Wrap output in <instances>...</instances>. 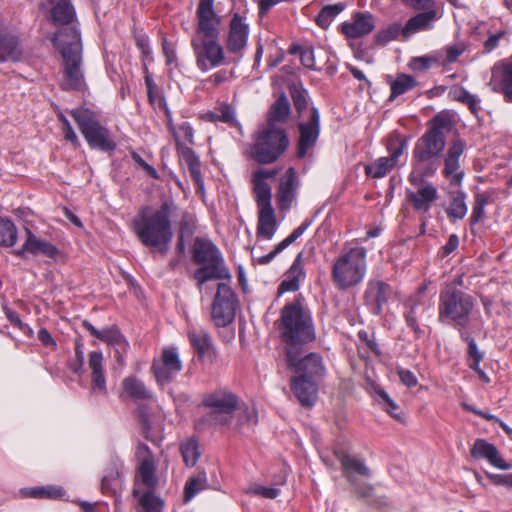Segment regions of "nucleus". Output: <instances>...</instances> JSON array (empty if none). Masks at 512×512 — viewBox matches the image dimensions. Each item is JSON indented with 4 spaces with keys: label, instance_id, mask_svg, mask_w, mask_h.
Masks as SVG:
<instances>
[{
    "label": "nucleus",
    "instance_id": "1",
    "mask_svg": "<svg viewBox=\"0 0 512 512\" xmlns=\"http://www.w3.org/2000/svg\"><path fill=\"white\" fill-rule=\"evenodd\" d=\"M454 125L453 115L441 111L429 122L427 131L417 140L413 149L415 169H421L422 175L431 176L437 170V162L446 145V134Z\"/></svg>",
    "mask_w": 512,
    "mask_h": 512
},
{
    "label": "nucleus",
    "instance_id": "2",
    "mask_svg": "<svg viewBox=\"0 0 512 512\" xmlns=\"http://www.w3.org/2000/svg\"><path fill=\"white\" fill-rule=\"evenodd\" d=\"M171 212L172 205L165 201L156 211L142 209L133 220V230L139 241L144 246L155 248L162 255L168 253L173 238Z\"/></svg>",
    "mask_w": 512,
    "mask_h": 512
},
{
    "label": "nucleus",
    "instance_id": "3",
    "mask_svg": "<svg viewBox=\"0 0 512 512\" xmlns=\"http://www.w3.org/2000/svg\"><path fill=\"white\" fill-rule=\"evenodd\" d=\"M63 58V90L80 91L85 88V78L82 70V43L80 33L75 27L59 30L52 38Z\"/></svg>",
    "mask_w": 512,
    "mask_h": 512
},
{
    "label": "nucleus",
    "instance_id": "4",
    "mask_svg": "<svg viewBox=\"0 0 512 512\" xmlns=\"http://www.w3.org/2000/svg\"><path fill=\"white\" fill-rule=\"evenodd\" d=\"M279 331L286 348L305 346L316 338L311 313L298 301L282 308Z\"/></svg>",
    "mask_w": 512,
    "mask_h": 512
},
{
    "label": "nucleus",
    "instance_id": "5",
    "mask_svg": "<svg viewBox=\"0 0 512 512\" xmlns=\"http://www.w3.org/2000/svg\"><path fill=\"white\" fill-rule=\"evenodd\" d=\"M191 257L192 261L200 266L193 274L199 289L209 280L230 278L222 254L211 240L196 237L192 245Z\"/></svg>",
    "mask_w": 512,
    "mask_h": 512
},
{
    "label": "nucleus",
    "instance_id": "6",
    "mask_svg": "<svg viewBox=\"0 0 512 512\" xmlns=\"http://www.w3.org/2000/svg\"><path fill=\"white\" fill-rule=\"evenodd\" d=\"M289 146L284 128L277 124H265L255 133L249 155L259 164H271L277 161Z\"/></svg>",
    "mask_w": 512,
    "mask_h": 512
},
{
    "label": "nucleus",
    "instance_id": "7",
    "mask_svg": "<svg viewBox=\"0 0 512 512\" xmlns=\"http://www.w3.org/2000/svg\"><path fill=\"white\" fill-rule=\"evenodd\" d=\"M366 257L367 250L364 247H354L335 260L331 277L339 290H348L363 281L367 270Z\"/></svg>",
    "mask_w": 512,
    "mask_h": 512
},
{
    "label": "nucleus",
    "instance_id": "8",
    "mask_svg": "<svg viewBox=\"0 0 512 512\" xmlns=\"http://www.w3.org/2000/svg\"><path fill=\"white\" fill-rule=\"evenodd\" d=\"M473 298L458 289L447 287L440 294L439 321H452L456 327L465 328L469 324L473 310Z\"/></svg>",
    "mask_w": 512,
    "mask_h": 512
},
{
    "label": "nucleus",
    "instance_id": "9",
    "mask_svg": "<svg viewBox=\"0 0 512 512\" xmlns=\"http://www.w3.org/2000/svg\"><path fill=\"white\" fill-rule=\"evenodd\" d=\"M70 115L91 148L106 152L115 150L116 143L109 130L100 124L92 111L75 109L70 111Z\"/></svg>",
    "mask_w": 512,
    "mask_h": 512
},
{
    "label": "nucleus",
    "instance_id": "10",
    "mask_svg": "<svg viewBox=\"0 0 512 512\" xmlns=\"http://www.w3.org/2000/svg\"><path fill=\"white\" fill-rule=\"evenodd\" d=\"M203 406L210 412L203 417V421L214 426H226L231 423L238 405V398L227 390H216L203 397Z\"/></svg>",
    "mask_w": 512,
    "mask_h": 512
},
{
    "label": "nucleus",
    "instance_id": "11",
    "mask_svg": "<svg viewBox=\"0 0 512 512\" xmlns=\"http://www.w3.org/2000/svg\"><path fill=\"white\" fill-rule=\"evenodd\" d=\"M286 361L295 374L293 377L319 379L325 374L322 357L317 353H306L304 346L286 348Z\"/></svg>",
    "mask_w": 512,
    "mask_h": 512
},
{
    "label": "nucleus",
    "instance_id": "12",
    "mask_svg": "<svg viewBox=\"0 0 512 512\" xmlns=\"http://www.w3.org/2000/svg\"><path fill=\"white\" fill-rule=\"evenodd\" d=\"M198 68L206 72L224 63V51L218 38L196 36L191 41Z\"/></svg>",
    "mask_w": 512,
    "mask_h": 512
},
{
    "label": "nucleus",
    "instance_id": "13",
    "mask_svg": "<svg viewBox=\"0 0 512 512\" xmlns=\"http://www.w3.org/2000/svg\"><path fill=\"white\" fill-rule=\"evenodd\" d=\"M236 305V295L231 287L219 283L211 312L212 319L218 327H225L234 320Z\"/></svg>",
    "mask_w": 512,
    "mask_h": 512
},
{
    "label": "nucleus",
    "instance_id": "14",
    "mask_svg": "<svg viewBox=\"0 0 512 512\" xmlns=\"http://www.w3.org/2000/svg\"><path fill=\"white\" fill-rule=\"evenodd\" d=\"M407 147V140L399 134L390 137L387 149L389 157H380L374 163L365 166V173L372 178H382L387 175L397 164L398 158Z\"/></svg>",
    "mask_w": 512,
    "mask_h": 512
},
{
    "label": "nucleus",
    "instance_id": "15",
    "mask_svg": "<svg viewBox=\"0 0 512 512\" xmlns=\"http://www.w3.org/2000/svg\"><path fill=\"white\" fill-rule=\"evenodd\" d=\"M182 369V361L175 347L162 350L161 357L153 361L151 370L160 385L170 383Z\"/></svg>",
    "mask_w": 512,
    "mask_h": 512
},
{
    "label": "nucleus",
    "instance_id": "16",
    "mask_svg": "<svg viewBox=\"0 0 512 512\" xmlns=\"http://www.w3.org/2000/svg\"><path fill=\"white\" fill-rule=\"evenodd\" d=\"M409 181L416 186V190L407 189L406 200L415 211L427 213L438 198L436 187L432 183L418 180L413 175H410Z\"/></svg>",
    "mask_w": 512,
    "mask_h": 512
},
{
    "label": "nucleus",
    "instance_id": "17",
    "mask_svg": "<svg viewBox=\"0 0 512 512\" xmlns=\"http://www.w3.org/2000/svg\"><path fill=\"white\" fill-rule=\"evenodd\" d=\"M466 149V142L461 138H454L450 141L444 155V177L450 180L453 186H459L464 177V171L460 167V157Z\"/></svg>",
    "mask_w": 512,
    "mask_h": 512
},
{
    "label": "nucleus",
    "instance_id": "18",
    "mask_svg": "<svg viewBox=\"0 0 512 512\" xmlns=\"http://www.w3.org/2000/svg\"><path fill=\"white\" fill-rule=\"evenodd\" d=\"M299 140L297 145V157L304 158L318 140L320 133V115L317 108L311 109V116L307 122L299 123Z\"/></svg>",
    "mask_w": 512,
    "mask_h": 512
},
{
    "label": "nucleus",
    "instance_id": "19",
    "mask_svg": "<svg viewBox=\"0 0 512 512\" xmlns=\"http://www.w3.org/2000/svg\"><path fill=\"white\" fill-rule=\"evenodd\" d=\"M393 294L392 287L381 280H370L367 283L363 299L369 311L374 315H380L383 306L387 304Z\"/></svg>",
    "mask_w": 512,
    "mask_h": 512
},
{
    "label": "nucleus",
    "instance_id": "20",
    "mask_svg": "<svg viewBox=\"0 0 512 512\" xmlns=\"http://www.w3.org/2000/svg\"><path fill=\"white\" fill-rule=\"evenodd\" d=\"M214 0H199L197 8L198 27L197 33L200 37H213L219 36L220 18L213 8Z\"/></svg>",
    "mask_w": 512,
    "mask_h": 512
},
{
    "label": "nucleus",
    "instance_id": "21",
    "mask_svg": "<svg viewBox=\"0 0 512 512\" xmlns=\"http://www.w3.org/2000/svg\"><path fill=\"white\" fill-rule=\"evenodd\" d=\"M258 207L257 236L271 240L277 229L275 210L271 198H255Z\"/></svg>",
    "mask_w": 512,
    "mask_h": 512
},
{
    "label": "nucleus",
    "instance_id": "22",
    "mask_svg": "<svg viewBox=\"0 0 512 512\" xmlns=\"http://www.w3.org/2000/svg\"><path fill=\"white\" fill-rule=\"evenodd\" d=\"M470 455L474 459H486L491 465L501 470H509L512 465L506 462L500 455L494 444L487 442L485 439H476Z\"/></svg>",
    "mask_w": 512,
    "mask_h": 512
},
{
    "label": "nucleus",
    "instance_id": "23",
    "mask_svg": "<svg viewBox=\"0 0 512 512\" xmlns=\"http://www.w3.org/2000/svg\"><path fill=\"white\" fill-rule=\"evenodd\" d=\"M291 390L304 407L314 406L317 400L318 385L317 379L307 377H292Z\"/></svg>",
    "mask_w": 512,
    "mask_h": 512
},
{
    "label": "nucleus",
    "instance_id": "24",
    "mask_svg": "<svg viewBox=\"0 0 512 512\" xmlns=\"http://www.w3.org/2000/svg\"><path fill=\"white\" fill-rule=\"evenodd\" d=\"M297 174L294 168L290 167L280 179L276 195L280 210H287L291 207L297 189Z\"/></svg>",
    "mask_w": 512,
    "mask_h": 512
},
{
    "label": "nucleus",
    "instance_id": "25",
    "mask_svg": "<svg viewBox=\"0 0 512 512\" xmlns=\"http://www.w3.org/2000/svg\"><path fill=\"white\" fill-rule=\"evenodd\" d=\"M123 462L117 457H111L101 480V491L104 494L115 495L121 488Z\"/></svg>",
    "mask_w": 512,
    "mask_h": 512
},
{
    "label": "nucleus",
    "instance_id": "26",
    "mask_svg": "<svg viewBox=\"0 0 512 512\" xmlns=\"http://www.w3.org/2000/svg\"><path fill=\"white\" fill-rule=\"evenodd\" d=\"M439 18L437 10H425L412 16L402 28L403 38L408 39L417 32L432 29L433 23Z\"/></svg>",
    "mask_w": 512,
    "mask_h": 512
},
{
    "label": "nucleus",
    "instance_id": "27",
    "mask_svg": "<svg viewBox=\"0 0 512 512\" xmlns=\"http://www.w3.org/2000/svg\"><path fill=\"white\" fill-rule=\"evenodd\" d=\"M176 149L180 160L187 166L197 188L202 191L204 189V181L201 176L199 157L191 148L185 146L180 141H176Z\"/></svg>",
    "mask_w": 512,
    "mask_h": 512
},
{
    "label": "nucleus",
    "instance_id": "28",
    "mask_svg": "<svg viewBox=\"0 0 512 512\" xmlns=\"http://www.w3.org/2000/svg\"><path fill=\"white\" fill-rule=\"evenodd\" d=\"M248 32V25L239 14H235L230 22L228 50L233 53L241 51L247 44Z\"/></svg>",
    "mask_w": 512,
    "mask_h": 512
},
{
    "label": "nucleus",
    "instance_id": "29",
    "mask_svg": "<svg viewBox=\"0 0 512 512\" xmlns=\"http://www.w3.org/2000/svg\"><path fill=\"white\" fill-rule=\"evenodd\" d=\"M339 461L347 482L357 479V475L364 478H369L372 475L371 470L366 463L356 456L343 453L339 456Z\"/></svg>",
    "mask_w": 512,
    "mask_h": 512
},
{
    "label": "nucleus",
    "instance_id": "30",
    "mask_svg": "<svg viewBox=\"0 0 512 512\" xmlns=\"http://www.w3.org/2000/svg\"><path fill=\"white\" fill-rule=\"evenodd\" d=\"M374 18L371 14L356 13L351 23L342 24V32L349 38H359L373 31Z\"/></svg>",
    "mask_w": 512,
    "mask_h": 512
},
{
    "label": "nucleus",
    "instance_id": "31",
    "mask_svg": "<svg viewBox=\"0 0 512 512\" xmlns=\"http://www.w3.org/2000/svg\"><path fill=\"white\" fill-rule=\"evenodd\" d=\"M25 249L32 255L42 254L48 258L55 259L59 250L52 243L37 237L30 229H26Z\"/></svg>",
    "mask_w": 512,
    "mask_h": 512
},
{
    "label": "nucleus",
    "instance_id": "32",
    "mask_svg": "<svg viewBox=\"0 0 512 512\" xmlns=\"http://www.w3.org/2000/svg\"><path fill=\"white\" fill-rule=\"evenodd\" d=\"M51 6V19L56 25L70 24L75 19V9L70 0H47Z\"/></svg>",
    "mask_w": 512,
    "mask_h": 512
},
{
    "label": "nucleus",
    "instance_id": "33",
    "mask_svg": "<svg viewBox=\"0 0 512 512\" xmlns=\"http://www.w3.org/2000/svg\"><path fill=\"white\" fill-rule=\"evenodd\" d=\"M19 40L12 34H0V62H18L22 58Z\"/></svg>",
    "mask_w": 512,
    "mask_h": 512
},
{
    "label": "nucleus",
    "instance_id": "34",
    "mask_svg": "<svg viewBox=\"0 0 512 512\" xmlns=\"http://www.w3.org/2000/svg\"><path fill=\"white\" fill-rule=\"evenodd\" d=\"M303 252H300L290 269L287 272L286 279H284L279 287L278 293L282 294L289 291H297L299 289V280L304 275L303 265H302Z\"/></svg>",
    "mask_w": 512,
    "mask_h": 512
},
{
    "label": "nucleus",
    "instance_id": "35",
    "mask_svg": "<svg viewBox=\"0 0 512 512\" xmlns=\"http://www.w3.org/2000/svg\"><path fill=\"white\" fill-rule=\"evenodd\" d=\"M278 174L275 169H258L253 173L252 183L255 198H272L271 187L266 179L274 178Z\"/></svg>",
    "mask_w": 512,
    "mask_h": 512
},
{
    "label": "nucleus",
    "instance_id": "36",
    "mask_svg": "<svg viewBox=\"0 0 512 512\" xmlns=\"http://www.w3.org/2000/svg\"><path fill=\"white\" fill-rule=\"evenodd\" d=\"M188 337L192 347L200 357H203L212 346L208 332L201 327L192 326L188 330Z\"/></svg>",
    "mask_w": 512,
    "mask_h": 512
},
{
    "label": "nucleus",
    "instance_id": "37",
    "mask_svg": "<svg viewBox=\"0 0 512 512\" xmlns=\"http://www.w3.org/2000/svg\"><path fill=\"white\" fill-rule=\"evenodd\" d=\"M122 387L124 392L134 400H148L152 397L145 384L136 377H126L122 382Z\"/></svg>",
    "mask_w": 512,
    "mask_h": 512
},
{
    "label": "nucleus",
    "instance_id": "38",
    "mask_svg": "<svg viewBox=\"0 0 512 512\" xmlns=\"http://www.w3.org/2000/svg\"><path fill=\"white\" fill-rule=\"evenodd\" d=\"M155 461L154 457H149L140 463L138 468V480L148 490H152L157 486L158 480L155 475Z\"/></svg>",
    "mask_w": 512,
    "mask_h": 512
},
{
    "label": "nucleus",
    "instance_id": "39",
    "mask_svg": "<svg viewBox=\"0 0 512 512\" xmlns=\"http://www.w3.org/2000/svg\"><path fill=\"white\" fill-rule=\"evenodd\" d=\"M133 496L138 498L142 512H162L164 503L162 499L156 496L151 490L140 495V490L134 488Z\"/></svg>",
    "mask_w": 512,
    "mask_h": 512
},
{
    "label": "nucleus",
    "instance_id": "40",
    "mask_svg": "<svg viewBox=\"0 0 512 512\" xmlns=\"http://www.w3.org/2000/svg\"><path fill=\"white\" fill-rule=\"evenodd\" d=\"M290 113V103L285 95H281L270 108L266 124L285 122Z\"/></svg>",
    "mask_w": 512,
    "mask_h": 512
},
{
    "label": "nucleus",
    "instance_id": "41",
    "mask_svg": "<svg viewBox=\"0 0 512 512\" xmlns=\"http://www.w3.org/2000/svg\"><path fill=\"white\" fill-rule=\"evenodd\" d=\"M21 493L25 497L39 499H57L64 495V491L62 488L51 485L42 487L23 488L21 489Z\"/></svg>",
    "mask_w": 512,
    "mask_h": 512
},
{
    "label": "nucleus",
    "instance_id": "42",
    "mask_svg": "<svg viewBox=\"0 0 512 512\" xmlns=\"http://www.w3.org/2000/svg\"><path fill=\"white\" fill-rule=\"evenodd\" d=\"M416 85L417 81L413 76L408 74L397 75L396 79L390 82L391 95L389 100H394L396 97L412 90Z\"/></svg>",
    "mask_w": 512,
    "mask_h": 512
},
{
    "label": "nucleus",
    "instance_id": "43",
    "mask_svg": "<svg viewBox=\"0 0 512 512\" xmlns=\"http://www.w3.org/2000/svg\"><path fill=\"white\" fill-rule=\"evenodd\" d=\"M345 9L344 3H336L324 6L316 17V23L319 27L326 29L333 19Z\"/></svg>",
    "mask_w": 512,
    "mask_h": 512
},
{
    "label": "nucleus",
    "instance_id": "44",
    "mask_svg": "<svg viewBox=\"0 0 512 512\" xmlns=\"http://www.w3.org/2000/svg\"><path fill=\"white\" fill-rule=\"evenodd\" d=\"M491 198L492 193L488 191L475 194L472 213L470 216L471 226H474L483 219L484 208L488 203L491 202Z\"/></svg>",
    "mask_w": 512,
    "mask_h": 512
},
{
    "label": "nucleus",
    "instance_id": "45",
    "mask_svg": "<svg viewBox=\"0 0 512 512\" xmlns=\"http://www.w3.org/2000/svg\"><path fill=\"white\" fill-rule=\"evenodd\" d=\"M466 195L463 191H458L452 197V201L446 210L449 219H463L467 213L465 202Z\"/></svg>",
    "mask_w": 512,
    "mask_h": 512
},
{
    "label": "nucleus",
    "instance_id": "46",
    "mask_svg": "<svg viewBox=\"0 0 512 512\" xmlns=\"http://www.w3.org/2000/svg\"><path fill=\"white\" fill-rule=\"evenodd\" d=\"M17 228L6 218L0 217V246L12 247L17 241Z\"/></svg>",
    "mask_w": 512,
    "mask_h": 512
},
{
    "label": "nucleus",
    "instance_id": "47",
    "mask_svg": "<svg viewBox=\"0 0 512 512\" xmlns=\"http://www.w3.org/2000/svg\"><path fill=\"white\" fill-rule=\"evenodd\" d=\"M207 477L205 472L189 478L184 487V502H189L196 494L206 488Z\"/></svg>",
    "mask_w": 512,
    "mask_h": 512
},
{
    "label": "nucleus",
    "instance_id": "48",
    "mask_svg": "<svg viewBox=\"0 0 512 512\" xmlns=\"http://www.w3.org/2000/svg\"><path fill=\"white\" fill-rule=\"evenodd\" d=\"M180 450L184 463L189 467L195 466L200 457L197 440L194 438L187 439L181 444Z\"/></svg>",
    "mask_w": 512,
    "mask_h": 512
},
{
    "label": "nucleus",
    "instance_id": "49",
    "mask_svg": "<svg viewBox=\"0 0 512 512\" xmlns=\"http://www.w3.org/2000/svg\"><path fill=\"white\" fill-rule=\"evenodd\" d=\"M491 85H493L494 91H500L504 94L506 101L512 102V63L504 66L499 85L494 84V79Z\"/></svg>",
    "mask_w": 512,
    "mask_h": 512
},
{
    "label": "nucleus",
    "instance_id": "50",
    "mask_svg": "<svg viewBox=\"0 0 512 512\" xmlns=\"http://www.w3.org/2000/svg\"><path fill=\"white\" fill-rule=\"evenodd\" d=\"M450 94L452 95L454 100L466 104L473 114L477 113L478 100L474 95L469 93L467 90H465L464 88L456 87L450 92Z\"/></svg>",
    "mask_w": 512,
    "mask_h": 512
},
{
    "label": "nucleus",
    "instance_id": "51",
    "mask_svg": "<svg viewBox=\"0 0 512 512\" xmlns=\"http://www.w3.org/2000/svg\"><path fill=\"white\" fill-rule=\"evenodd\" d=\"M461 337L468 342L469 367L471 369H477V366L483 359V354L478 350L477 344L473 338H470L463 332H461Z\"/></svg>",
    "mask_w": 512,
    "mask_h": 512
},
{
    "label": "nucleus",
    "instance_id": "52",
    "mask_svg": "<svg viewBox=\"0 0 512 512\" xmlns=\"http://www.w3.org/2000/svg\"><path fill=\"white\" fill-rule=\"evenodd\" d=\"M352 487V493L359 499H368L373 496L374 487L359 478L348 482Z\"/></svg>",
    "mask_w": 512,
    "mask_h": 512
},
{
    "label": "nucleus",
    "instance_id": "53",
    "mask_svg": "<svg viewBox=\"0 0 512 512\" xmlns=\"http://www.w3.org/2000/svg\"><path fill=\"white\" fill-rule=\"evenodd\" d=\"M247 494L260 496L267 499H275L280 494V490L272 487H265L259 484H253L246 490Z\"/></svg>",
    "mask_w": 512,
    "mask_h": 512
},
{
    "label": "nucleus",
    "instance_id": "54",
    "mask_svg": "<svg viewBox=\"0 0 512 512\" xmlns=\"http://www.w3.org/2000/svg\"><path fill=\"white\" fill-rule=\"evenodd\" d=\"M196 228V218L194 215L184 213L179 224V235L190 237Z\"/></svg>",
    "mask_w": 512,
    "mask_h": 512
},
{
    "label": "nucleus",
    "instance_id": "55",
    "mask_svg": "<svg viewBox=\"0 0 512 512\" xmlns=\"http://www.w3.org/2000/svg\"><path fill=\"white\" fill-rule=\"evenodd\" d=\"M384 409L395 419L400 420L399 414L395 413L398 409V405L390 398L386 391L383 389L376 390Z\"/></svg>",
    "mask_w": 512,
    "mask_h": 512
},
{
    "label": "nucleus",
    "instance_id": "56",
    "mask_svg": "<svg viewBox=\"0 0 512 512\" xmlns=\"http://www.w3.org/2000/svg\"><path fill=\"white\" fill-rule=\"evenodd\" d=\"M122 336L116 326H111L100 330L98 339L113 346Z\"/></svg>",
    "mask_w": 512,
    "mask_h": 512
},
{
    "label": "nucleus",
    "instance_id": "57",
    "mask_svg": "<svg viewBox=\"0 0 512 512\" xmlns=\"http://www.w3.org/2000/svg\"><path fill=\"white\" fill-rule=\"evenodd\" d=\"M91 390L94 393L106 396L107 387L104 372L91 374Z\"/></svg>",
    "mask_w": 512,
    "mask_h": 512
},
{
    "label": "nucleus",
    "instance_id": "58",
    "mask_svg": "<svg viewBox=\"0 0 512 512\" xmlns=\"http://www.w3.org/2000/svg\"><path fill=\"white\" fill-rule=\"evenodd\" d=\"M405 6L417 10H436V3L434 0H400Z\"/></svg>",
    "mask_w": 512,
    "mask_h": 512
},
{
    "label": "nucleus",
    "instance_id": "59",
    "mask_svg": "<svg viewBox=\"0 0 512 512\" xmlns=\"http://www.w3.org/2000/svg\"><path fill=\"white\" fill-rule=\"evenodd\" d=\"M312 224L311 219H306L299 227H297L287 238L280 242L282 247L286 249L294 241H296Z\"/></svg>",
    "mask_w": 512,
    "mask_h": 512
},
{
    "label": "nucleus",
    "instance_id": "60",
    "mask_svg": "<svg viewBox=\"0 0 512 512\" xmlns=\"http://www.w3.org/2000/svg\"><path fill=\"white\" fill-rule=\"evenodd\" d=\"M312 224L311 219H306L299 227H297L287 238L280 242L282 247L286 249L294 241H296Z\"/></svg>",
    "mask_w": 512,
    "mask_h": 512
},
{
    "label": "nucleus",
    "instance_id": "61",
    "mask_svg": "<svg viewBox=\"0 0 512 512\" xmlns=\"http://www.w3.org/2000/svg\"><path fill=\"white\" fill-rule=\"evenodd\" d=\"M293 103L295 109L301 113L303 110L307 108V93L305 90L293 89L291 91Z\"/></svg>",
    "mask_w": 512,
    "mask_h": 512
},
{
    "label": "nucleus",
    "instance_id": "62",
    "mask_svg": "<svg viewBox=\"0 0 512 512\" xmlns=\"http://www.w3.org/2000/svg\"><path fill=\"white\" fill-rule=\"evenodd\" d=\"M59 120L63 125L64 137L67 141L71 142L75 147L80 145L77 135L75 134L71 124L67 120V118L63 115H59Z\"/></svg>",
    "mask_w": 512,
    "mask_h": 512
},
{
    "label": "nucleus",
    "instance_id": "63",
    "mask_svg": "<svg viewBox=\"0 0 512 512\" xmlns=\"http://www.w3.org/2000/svg\"><path fill=\"white\" fill-rule=\"evenodd\" d=\"M435 59L427 56L414 57L409 63V67L414 71H425L430 68Z\"/></svg>",
    "mask_w": 512,
    "mask_h": 512
},
{
    "label": "nucleus",
    "instance_id": "64",
    "mask_svg": "<svg viewBox=\"0 0 512 512\" xmlns=\"http://www.w3.org/2000/svg\"><path fill=\"white\" fill-rule=\"evenodd\" d=\"M486 477L495 485L506 486L512 488V473L502 475L485 472Z\"/></svg>",
    "mask_w": 512,
    "mask_h": 512
}]
</instances>
